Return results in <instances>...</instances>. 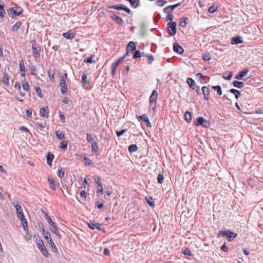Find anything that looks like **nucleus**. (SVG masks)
<instances>
[{"mask_svg":"<svg viewBox=\"0 0 263 263\" xmlns=\"http://www.w3.org/2000/svg\"><path fill=\"white\" fill-rule=\"evenodd\" d=\"M237 236V234L228 230L219 231L217 234V237L219 238L221 236H224L230 242L233 241Z\"/></svg>","mask_w":263,"mask_h":263,"instance_id":"obj_1","label":"nucleus"},{"mask_svg":"<svg viewBox=\"0 0 263 263\" xmlns=\"http://www.w3.org/2000/svg\"><path fill=\"white\" fill-rule=\"evenodd\" d=\"M32 45V49L33 52V55L35 58H39L40 56V47L36 44V41L33 40L31 41Z\"/></svg>","mask_w":263,"mask_h":263,"instance_id":"obj_2","label":"nucleus"},{"mask_svg":"<svg viewBox=\"0 0 263 263\" xmlns=\"http://www.w3.org/2000/svg\"><path fill=\"white\" fill-rule=\"evenodd\" d=\"M23 9L20 7H17L16 8L12 7L9 8L7 11L8 15L12 17H14L15 16L21 15Z\"/></svg>","mask_w":263,"mask_h":263,"instance_id":"obj_3","label":"nucleus"},{"mask_svg":"<svg viewBox=\"0 0 263 263\" xmlns=\"http://www.w3.org/2000/svg\"><path fill=\"white\" fill-rule=\"evenodd\" d=\"M36 242H37V247L41 251L42 254L44 256L48 257L49 256V253L44 245L43 241L42 239H39V240H37L36 241Z\"/></svg>","mask_w":263,"mask_h":263,"instance_id":"obj_4","label":"nucleus"},{"mask_svg":"<svg viewBox=\"0 0 263 263\" xmlns=\"http://www.w3.org/2000/svg\"><path fill=\"white\" fill-rule=\"evenodd\" d=\"M67 78V73L64 74L63 76L61 77L60 86L61 87V92L64 94L67 91V85L66 84L65 80Z\"/></svg>","mask_w":263,"mask_h":263,"instance_id":"obj_5","label":"nucleus"},{"mask_svg":"<svg viewBox=\"0 0 263 263\" xmlns=\"http://www.w3.org/2000/svg\"><path fill=\"white\" fill-rule=\"evenodd\" d=\"M176 25L175 22H170L167 24V29L171 36H173L176 33Z\"/></svg>","mask_w":263,"mask_h":263,"instance_id":"obj_6","label":"nucleus"},{"mask_svg":"<svg viewBox=\"0 0 263 263\" xmlns=\"http://www.w3.org/2000/svg\"><path fill=\"white\" fill-rule=\"evenodd\" d=\"M195 125L197 126L202 125L204 127H209L210 123L209 121L205 120L203 117H199L197 119Z\"/></svg>","mask_w":263,"mask_h":263,"instance_id":"obj_7","label":"nucleus"},{"mask_svg":"<svg viewBox=\"0 0 263 263\" xmlns=\"http://www.w3.org/2000/svg\"><path fill=\"white\" fill-rule=\"evenodd\" d=\"M111 8H113L116 10H123L127 13H130V10L129 8L127 7L126 6L120 4V5H116L112 6L109 7Z\"/></svg>","mask_w":263,"mask_h":263,"instance_id":"obj_8","label":"nucleus"},{"mask_svg":"<svg viewBox=\"0 0 263 263\" xmlns=\"http://www.w3.org/2000/svg\"><path fill=\"white\" fill-rule=\"evenodd\" d=\"M136 48V46L135 43L133 41L130 42L127 46L125 54L128 55L130 51H133L135 50Z\"/></svg>","mask_w":263,"mask_h":263,"instance_id":"obj_9","label":"nucleus"},{"mask_svg":"<svg viewBox=\"0 0 263 263\" xmlns=\"http://www.w3.org/2000/svg\"><path fill=\"white\" fill-rule=\"evenodd\" d=\"M173 49L175 52L180 54H181L184 51L183 48L176 42L174 43Z\"/></svg>","mask_w":263,"mask_h":263,"instance_id":"obj_10","label":"nucleus"},{"mask_svg":"<svg viewBox=\"0 0 263 263\" xmlns=\"http://www.w3.org/2000/svg\"><path fill=\"white\" fill-rule=\"evenodd\" d=\"M48 108L47 107H43L40 109V115L41 117L47 118L48 117Z\"/></svg>","mask_w":263,"mask_h":263,"instance_id":"obj_11","label":"nucleus"},{"mask_svg":"<svg viewBox=\"0 0 263 263\" xmlns=\"http://www.w3.org/2000/svg\"><path fill=\"white\" fill-rule=\"evenodd\" d=\"M179 5L180 3H178L176 5L168 6L164 9V12H165V13H170L174 10V9L177 7Z\"/></svg>","mask_w":263,"mask_h":263,"instance_id":"obj_12","label":"nucleus"},{"mask_svg":"<svg viewBox=\"0 0 263 263\" xmlns=\"http://www.w3.org/2000/svg\"><path fill=\"white\" fill-rule=\"evenodd\" d=\"M249 71L248 69H246L241 71L238 74L235 76V78L237 80H242L243 78L247 76Z\"/></svg>","mask_w":263,"mask_h":263,"instance_id":"obj_13","label":"nucleus"},{"mask_svg":"<svg viewBox=\"0 0 263 263\" xmlns=\"http://www.w3.org/2000/svg\"><path fill=\"white\" fill-rule=\"evenodd\" d=\"M157 91L156 90H154L149 98V101L151 102V105H152L153 103H156L157 98Z\"/></svg>","mask_w":263,"mask_h":263,"instance_id":"obj_14","label":"nucleus"},{"mask_svg":"<svg viewBox=\"0 0 263 263\" xmlns=\"http://www.w3.org/2000/svg\"><path fill=\"white\" fill-rule=\"evenodd\" d=\"M88 224L89 227L92 230L95 229V228L99 230H101V224L99 223L90 221Z\"/></svg>","mask_w":263,"mask_h":263,"instance_id":"obj_15","label":"nucleus"},{"mask_svg":"<svg viewBox=\"0 0 263 263\" xmlns=\"http://www.w3.org/2000/svg\"><path fill=\"white\" fill-rule=\"evenodd\" d=\"M13 205L16 209V211L17 215L22 213H23L22 206L17 201H14L13 202Z\"/></svg>","mask_w":263,"mask_h":263,"instance_id":"obj_16","label":"nucleus"},{"mask_svg":"<svg viewBox=\"0 0 263 263\" xmlns=\"http://www.w3.org/2000/svg\"><path fill=\"white\" fill-rule=\"evenodd\" d=\"M75 34H76L74 33L71 32V31H68L66 32L63 33V36L67 39L71 40L74 37Z\"/></svg>","mask_w":263,"mask_h":263,"instance_id":"obj_17","label":"nucleus"},{"mask_svg":"<svg viewBox=\"0 0 263 263\" xmlns=\"http://www.w3.org/2000/svg\"><path fill=\"white\" fill-rule=\"evenodd\" d=\"M46 158H47V163L49 165L51 166L52 164V160L54 158V155L50 153H48V154L46 155Z\"/></svg>","mask_w":263,"mask_h":263,"instance_id":"obj_18","label":"nucleus"},{"mask_svg":"<svg viewBox=\"0 0 263 263\" xmlns=\"http://www.w3.org/2000/svg\"><path fill=\"white\" fill-rule=\"evenodd\" d=\"M242 40L241 36H235L233 37L231 41L232 44H240L242 43Z\"/></svg>","mask_w":263,"mask_h":263,"instance_id":"obj_19","label":"nucleus"},{"mask_svg":"<svg viewBox=\"0 0 263 263\" xmlns=\"http://www.w3.org/2000/svg\"><path fill=\"white\" fill-rule=\"evenodd\" d=\"M139 118L146 123V125L148 127H151V124L150 123L146 115L144 114L142 116H139Z\"/></svg>","mask_w":263,"mask_h":263,"instance_id":"obj_20","label":"nucleus"},{"mask_svg":"<svg viewBox=\"0 0 263 263\" xmlns=\"http://www.w3.org/2000/svg\"><path fill=\"white\" fill-rule=\"evenodd\" d=\"M48 243L51 248L52 251L55 253H58V249L57 248L53 240L50 239L49 240H48Z\"/></svg>","mask_w":263,"mask_h":263,"instance_id":"obj_21","label":"nucleus"},{"mask_svg":"<svg viewBox=\"0 0 263 263\" xmlns=\"http://www.w3.org/2000/svg\"><path fill=\"white\" fill-rule=\"evenodd\" d=\"M202 90L204 95V99L205 100H208V96L209 94V89L208 87L204 86L202 88Z\"/></svg>","mask_w":263,"mask_h":263,"instance_id":"obj_22","label":"nucleus"},{"mask_svg":"<svg viewBox=\"0 0 263 263\" xmlns=\"http://www.w3.org/2000/svg\"><path fill=\"white\" fill-rule=\"evenodd\" d=\"M9 77H8V74L6 73H5L3 77L2 82L6 86L9 85Z\"/></svg>","mask_w":263,"mask_h":263,"instance_id":"obj_23","label":"nucleus"},{"mask_svg":"<svg viewBox=\"0 0 263 263\" xmlns=\"http://www.w3.org/2000/svg\"><path fill=\"white\" fill-rule=\"evenodd\" d=\"M187 83L193 89H195V86H196L195 82L194 80L192 78H189L187 79Z\"/></svg>","mask_w":263,"mask_h":263,"instance_id":"obj_24","label":"nucleus"},{"mask_svg":"<svg viewBox=\"0 0 263 263\" xmlns=\"http://www.w3.org/2000/svg\"><path fill=\"white\" fill-rule=\"evenodd\" d=\"M230 92L233 94H234L235 95V97L236 98V99H238V98L241 95V93L240 92L237 90V89H231L230 90Z\"/></svg>","mask_w":263,"mask_h":263,"instance_id":"obj_25","label":"nucleus"},{"mask_svg":"<svg viewBox=\"0 0 263 263\" xmlns=\"http://www.w3.org/2000/svg\"><path fill=\"white\" fill-rule=\"evenodd\" d=\"M55 135L57 138L59 140L63 139L65 138V134L63 132L57 130Z\"/></svg>","mask_w":263,"mask_h":263,"instance_id":"obj_26","label":"nucleus"},{"mask_svg":"<svg viewBox=\"0 0 263 263\" xmlns=\"http://www.w3.org/2000/svg\"><path fill=\"white\" fill-rule=\"evenodd\" d=\"M48 182L50 185V188L52 190H55L56 187H55V185L54 183V180L53 179V177H48Z\"/></svg>","mask_w":263,"mask_h":263,"instance_id":"obj_27","label":"nucleus"},{"mask_svg":"<svg viewBox=\"0 0 263 263\" xmlns=\"http://www.w3.org/2000/svg\"><path fill=\"white\" fill-rule=\"evenodd\" d=\"M233 85L234 87L238 88H241L244 86V84L242 82L234 81L233 83Z\"/></svg>","mask_w":263,"mask_h":263,"instance_id":"obj_28","label":"nucleus"},{"mask_svg":"<svg viewBox=\"0 0 263 263\" xmlns=\"http://www.w3.org/2000/svg\"><path fill=\"white\" fill-rule=\"evenodd\" d=\"M42 212L45 214V218L46 219L49 226L51 225L52 223L54 222L52 221L51 218L48 215V214L45 212L43 210H42Z\"/></svg>","mask_w":263,"mask_h":263,"instance_id":"obj_29","label":"nucleus"},{"mask_svg":"<svg viewBox=\"0 0 263 263\" xmlns=\"http://www.w3.org/2000/svg\"><path fill=\"white\" fill-rule=\"evenodd\" d=\"M111 18L118 24L122 25L124 23L123 20L118 16H111Z\"/></svg>","mask_w":263,"mask_h":263,"instance_id":"obj_30","label":"nucleus"},{"mask_svg":"<svg viewBox=\"0 0 263 263\" xmlns=\"http://www.w3.org/2000/svg\"><path fill=\"white\" fill-rule=\"evenodd\" d=\"M138 150V147L136 144H132L128 147V151L130 153H133Z\"/></svg>","mask_w":263,"mask_h":263,"instance_id":"obj_31","label":"nucleus"},{"mask_svg":"<svg viewBox=\"0 0 263 263\" xmlns=\"http://www.w3.org/2000/svg\"><path fill=\"white\" fill-rule=\"evenodd\" d=\"M22 85L23 89L25 91H27L29 90V84L27 82H26L25 80L22 81Z\"/></svg>","mask_w":263,"mask_h":263,"instance_id":"obj_32","label":"nucleus"},{"mask_svg":"<svg viewBox=\"0 0 263 263\" xmlns=\"http://www.w3.org/2000/svg\"><path fill=\"white\" fill-rule=\"evenodd\" d=\"M21 23L20 22H17L12 27L11 30L13 32H16L20 27Z\"/></svg>","mask_w":263,"mask_h":263,"instance_id":"obj_33","label":"nucleus"},{"mask_svg":"<svg viewBox=\"0 0 263 263\" xmlns=\"http://www.w3.org/2000/svg\"><path fill=\"white\" fill-rule=\"evenodd\" d=\"M184 118L187 122H190L192 120L191 113L189 111H186L184 114Z\"/></svg>","mask_w":263,"mask_h":263,"instance_id":"obj_34","label":"nucleus"},{"mask_svg":"<svg viewBox=\"0 0 263 263\" xmlns=\"http://www.w3.org/2000/svg\"><path fill=\"white\" fill-rule=\"evenodd\" d=\"M99 147L97 142L91 143V151L92 152H98Z\"/></svg>","mask_w":263,"mask_h":263,"instance_id":"obj_35","label":"nucleus"},{"mask_svg":"<svg viewBox=\"0 0 263 263\" xmlns=\"http://www.w3.org/2000/svg\"><path fill=\"white\" fill-rule=\"evenodd\" d=\"M82 82L83 83L84 86L86 87V88L87 89H88V87L87 86H86V84L88 83V81H87V74H83L82 75Z\"/></svg>","mask_w":263,"mask_h":263,"instance_id":"obj_36","label":"nucleus"},{"mask_svg":"<svg viewBox=\"0 0 263 263\" xmlns=\"http://www.w3.org/2000/svg\"><path fill=\"white\" fill-rule=\"evenodd\" d=\"M118 65L117 63H116L115 62L113 63L111 65V74L112 76H114L115 74L116 70L117 69V67H118Z\"/></svg>","mask_w":263,"mask_h":263,"instance_id":"obj_37","label":"nucleus"},{"mask_svg":"<svg viewBox=\"0 0 263 263\" xmlns=\"http://www.w3.org/2000/svg\"><path fill=\"white\" fill-rule=\"evenodd\" d=\"M145 199L146 200L147 202L151 207H154L155 202L153 201V199L152 197H146Z\"/></svg>","mask_w":263,"mask_h":263,"instance_id":"obj_38","label":"nucleus"},{"mask_svg":"<svg viewBox=\"0 0 263 263\" xmlns=\"http://www.w3.org/2000/svg\"><path fill=\"white\" fill-rule=\"evenodd\" d=\"M93 178L96 183L97 184V186H98L99 185L102 184L101 182V178H100V177L95 176H94Z\"/></svg>","mask_w":263,"mask_h":263,"instance_id":"obj_39","label":"nucleus"},{"mask_svg":"<svg viewBox=\"0 0 263 263\" xmlns=\"http://www.w3.org/2000/svg\"><path fill=\"white\" fill-rule=\"evenodd\" d=\"M141 57H142V52L139 50H135V51L134 53L133 58L137 59L138 58H140Z\"/></svg>","mask_w":263,"mask_h":263,"instance_id":"obj_40","label":"nucleus"},{"mask_svg":"<svg viewBox=\"0 0 263 263\" xmlns=\"http://www.w3.org/2000/svg\"><path fill=\"white\" fill-rule=\"evenodd\" d=\"M145 56L148 59V63L152 64V62L154 61V58L153 55L151 54H145Z\"/></svg>","mask_w":263,"mask_h":263,"instance_id":"obj_41","label":"nucleus"},{"mask_svg":"<svg viewBox=\"0 0 263 263\" xmlns=\"http://www.w3.org/2000/svg\"><path fill=\"white\" fill-rule=\"evenodd\" d=\"M84 161L85 165L90 166L92 163L91 160L88 157H85L84 158Z\"/></svg>","mask_w":263,"mask_h":263,"instance_id":"obj_42","label":"nucleus"},{"mask_svg":"<svg viewBox=\"0 0 263 263\" xmlns=\"http://www.w3.org/2000/svg\"><path fill=\"white\" fill-rule=\"evenodd\" d=\"M64 174H65L64 170L62 168H61V167L59 168V169H58V176H59V177L60 178H62V177H64Z\"/></svg>","mask_w":263,"mask_h":263,"instance_id":"obj_43","label":"nucleus"},{"mask_svg":"<svg viewBox=\"0 0 263 263\" xmlns=\"http://www.w3.org/2000/svg\"><path fill=\"white\" fill-rule=\"evenodd\" d=\"M86 137L87 140L88 142L92 143L96 142L90 134H87Z\"/></svg>","mask_w":263,"mask_h":263,"instance_id":"obj_44","label":"nucleus"},{"mask_svg":"<svg viewBox=\"0 0 263 263\" xmlns=\"http://www.w3.org/2000/svg\"><path fill=\"white\" fill-rule=\"evenodd\" d=\"M5 13L4 6L0 4V17L2 18L4 17Z\"/></svg>","mask_w":263,"mask_h":263,"instance_id":"obj_45","label":"nucleus"},{"mask_svg":"<svg viewBox=\"0 0 263 263\" xmlns=\"http://www.w3.org/2000/svg\"><path fill=\"white\" fill-rule=\"evenodd\" d=\"M46 126V122H42L37 123V127L40 129L42 130L43 128L45 127Z\"/></svg>","mask_w":263,"mask_h":263,"instance_id":"obj_46","label":"nucleus"},{"mask_svg":"<svg viewBox=\"0 0 263 263\" xmlns=\"http://www.w3.org/2000/svg\"><path fill=\"white\" fill-rule=\"evenodd\" d=\"M67 147V141H66L65 140L62 141L61 142L60 147L62 149H66Z\"/></svg>","mask_w":263,"mask_h":263,"instance_id":"obj_47","label":"nucleus"},{"mask_svg":"<svg viewBox=\"0 0 263 263\" xmlns=\"http://www.w3.org/2000/svg\"><path fill=\"white\" fill-rule=\"evenodd\" d=\"M183 253L185 255H187V256H193V254L192 253V252L191 251V250L188 249V248H186L184 251H183Z\"/></svg>","mask_w":263,"mask_h":263,"instance_id":"obj_48","label":"nucleus"},{"mask_svg":"<svg viewBox=\"0 0 263 263\" xmlns=\"http://www.w3.org/2000/svg\"><path fill=\"white\" fill-rule=\"evenodd\" d=\"M51 232L52 233H53V234H54L55 235H57V236L58 237V238L59 239H61V235L60 234V231H59V228L58 229H55V230H53V231H52Z\"/></svg>","mask_w":263,"mask_h":263,"instance_id":"obj_49","label":"nucleus"},{"mask_svg":"<svg viewBox=\"0 0 263 263\" xmlns=\"http://www.w3.org/2000/svg\"><path fill=\"white\" fill-rule=\"evenodd\" d=\"M51 232L52 233H53V234H54L55 235H57V236L58 237V238L59 239H61V235L60 234V231H59V228L58 229H55V230H53V231H52Z\"/></svg>","mask_w":263,"mask_h":263,"instance_id":"obj_50","label":"nucleus"},{"mask_svg":"<svg viewBox=\"0 0 263 263\" xmlns=\"http://www.w3.org/2000/svg\"><path fill=\"white\" fill-rule=\"evenodd\" d=\"M51 232L52 233H53V234H54L55 235H57V236L58 237V238L59 239H61V235L60 234V231H59V228L58 229H55V230H53V231H52Z\"/></svg>","mask_w":263,"mask_h":263,"instance_id":"obj_51","label":"nucleus"},{"mask_svg":"<svg viewBox=\"0 0 263 263\" xmlns=\"http://www.w3.org/2000/svg\"><path fill=\"white\" fill-rule=\"evenodd\" d=\"M215 91H216L219 95H222V89L219 85L215 86Z\"/></svg>","mask_w":263,"mask_h":263,"instance_id":"obj_52","label":"nucleus"},{"mask_svg":"<svg viewBox=\"0 0 263 263\" xmlns=\"http://www.w3.org/2000/svg\"><path fill=\"white\" fill-rule=\"evenodd\" d=\"M35 92L39 97L42 98L43 96L42 95V90L39 87H35Z\"/></svg>","mask_w":263,"mask_h":263,"instance_id":"obj_53","label":"nucleus"},{"mask_svg":"<svg viewBox=\"0 0 263 263\" xmlns=\"http://www.w3.org/2000/svg\"><path fill=\"white\" fill-rule=\"evenodd\" d=\"M158 182L160 184H162L164 181V177L162 175L159 174L157 178Z\"/></svg>","mask_w":263,"mask_h":263,"instance_id":"obj_54","label":"nucleus"},{"mask_svg":"<svg viewBox=\"0 0 263 263\" xmlns=\"http://www.w3.org/2000/svg\"><path fill=\"white\" fill-rule=\"evenodd\" d=\"M98 186V189H97V192L99 194H101V195H103L104 194V192H103V185L102 184L101 185H99Z\"/></svg>","mask_w":263,"mask_h":263,"instance_id":"obj_55","label":"nucleus"},{"mask_svg":"<svg viewBox=\"0 0 263 263\" xmlns=\"http://www.w3.org/2000/svg\"><path fill=\"white\" fill-rule=\"evenodd\" d=\"M156 3L158 6L162 7L166 3V1L164 0H158Z\"/></svg>","mask_w":263,"mask_h":263,"instance_id":"obj_56","label":"nucleus"},{"mask_svg":"<svg viewBox=\"0 0 263 263\" xmlns=\"http://www.w3.org/2000/svg\"><path fill=\"white\" fill-rule=\"evenodd\" d=\"M20 68L21 72H25V68L23 60H21V61L20 63Z\"/></svg>","mask_w":263,"mask_h":263,"instance_id":"obj_57","label":"nucleus"},{"mask_svg":"<svg viewBox=\"0 0 263 263\" xmlns=\"http://www.w3.org/2000/svg\"><path fill=\"white\" fill-rule=\"evenodd\" d=\"M127 56L125 54L122 57L120 58L117 61L115 62L116 63H117L119 65L125 58V57Z\"/></svg>","mask_w":263,"mask_h":263,"instance_id":"obj_58","label":"nucleus"},{"mask_svg":"<svg viewBox=\"0 0 263 263\" xmlns=\"http://www.w3.org/2000/svg\"><path fill=\"white\" fill-rule=\"evenodd\" d=\"M92 56H91V57H88L86 59H85L84 61L85 63H92L94 62L92 61Z\"/></svg>","mask_w":263,"mask_h":263,"instance_id":"obj_59","label":"nucleus"},{"mask_svg":"<svg viewBox=\"0 0 263 263\" xmlns=\"http://www.w3.org/2000/svg\"><path fill=\"white\" fill-rule=\"evenodd\" d=\"M202 58L204 61H209L211 59V55L209 54H204L202 55Z\"/></svg>","mask_w":263,"mask_h":263,"instance_id":"obj_60","label":"nucleus"},{"mask_svg":"<svg viewBox=\"0 0 263 263\" xmlns=\"http://www.w3.org/2000/svg\"><path fill=\"white\" fill-rule=\"evenodd\" d=\"M174 18V16L173 15V14H171V13H168V15H167V17H166V21H171V22H173L172 21Z\"/></svg>","mask_w":263,"mask_h":263,"instance_id":"obj_61","label":"nucleus"},{"mask_svg":"<svg viewBox=\"0 0 263 263\" xmlns=\"http://www.w3.org/2000/svg\"><path fill=\"white\" fill-rule=\"evenodd\" d=\"M126 130V129H122L120 131H117L116 132V134L118 137H120L123 135L125 132Z\"/></svg>","mask_w":263,"mask_h":263,"instance_id":"obj_62","label":"nucleus"},{"mask_svg":"<svg viewBox=\"0 0 263 263\" xmlns=\"http://www.w3.org/2000/svg\"><path fill=\"white\" fill-rule=\"evenodd\" d=\"M49 227L51 231L55 230V229H58L59 228L55 223H52L51 225L49 226Z\"/></svg>","mask_w":263,"mask_h":263,"instance_id":"obj_63","label":"nucleus"},{"mask_svg":"<svg viewBox=\"0 0 263 263\" xmlns=\"http://www.w3.org/2000/svg\"><path fill=\"white\" fill-rule=\"evenodd\" d=\"M232 72H230L228 73L227 76H223V78L224 79H225L226 80H230L231 79V78L232 77Z\"/></svg>","mask_w":263,"mask_h":263,"instance_id":"obj_64","label":"nucleus"}]
</instances>
